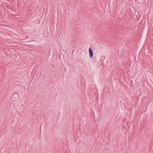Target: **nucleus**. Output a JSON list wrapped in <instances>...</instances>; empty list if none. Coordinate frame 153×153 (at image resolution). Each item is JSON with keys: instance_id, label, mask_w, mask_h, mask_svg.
<instances>
[{"instance_id": "1", "label": "nucleus", "mask_w": 153, "mask_h": 153, "mask_svg": "<svg viewBox=\"0 0 153 153\" xmlns=\"http://www.w3.org/2000/svg\"><path fill=\"white\" fill-rule=\"evenodd\" d=\"M89 56L90 58H92L93 56V51L91 47H90L89 49Z\"/></svg>"}, {"instance_id": "2", "label": "nucleus", "mask_w": 153, "mask_h": 153, "mask_svg": "<svg viewBox=\"0 0 153 153\" xmlns=\"http://www.w3.org/2000/svg\"><path fill=\"white\" fill-rule=\"evenodd\" d=\"M66 68H65V71H66Z\"/></svg>"}]
</instances>
